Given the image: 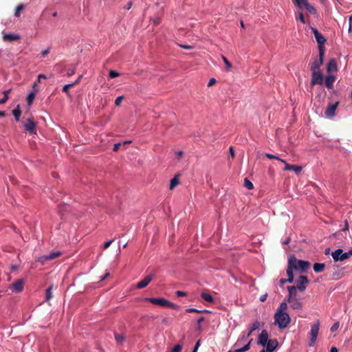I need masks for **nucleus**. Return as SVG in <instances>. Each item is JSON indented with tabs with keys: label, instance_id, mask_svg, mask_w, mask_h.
I'll use <instances>...</instances> for the list:
<instances>
[{
	"label": "nucleus",
	"instance_id": "obj_1",
	"mask_svg": "<svg viewBox=\"0 0 352 352\" xmlns=\"http://www.w3.org/2000/svg\"><path fill=\"white\" fill-rule=\"evenodd\" d=\"M291 322V318L287 313H275L274 323L279 329H285Z\"/></svg>",
	"mask_w": 352,
	"mask_h": 352
},
{
	"label": "nucleus",
	"instance_id": "obj_2",
	"mask_svg": "<svg viewBox=\"0 0 352 352\" xmlns=\"http://www.w3.org/2000/svg\"><path fill=\"white\" fill-rule=\"evenodd\" d=\"M288 261H292V263L296 267L294 268V270H301L305 272L310 266V263L308 261L298 260L295 255H290Z\"/></svg>",
	"mask_w": 352,
	"mask_h": 352
},
{
	"label": "nucleus",
	"instance_id": "obj_3",
	"mask_svg": "<svg viewBox=\"0 0 352 352\" xmlns=\"http://www.w3.org/2000/svg\"><path fill=\"white\" fill-rule=\"evenodd\" d=\"M320 321L317 320L311 326L309 336V346H314L320 328Z\"/></svg>",
	"mask_w": 352,
	"mask_h": 352
},
{
	"label": "nucleus",
	"instance_id": "obj_4",
	"mask_svg": "<svg viewBox=\"0 0 352 352\" xmlns=\"http://www.w3.org/2000/svg\"><path fill=\"white\" fill-rule=\"evenodd\" d=\"M311 31L314 33L316 40L318 44L319 52L322 50L321 52H325L324 44L327 41L326 38L316 28H311Z\"/></svg>",
	"mask_w": 352,
	"mask_h": 352
},
{
	"label": "nucleus",
	"instance_id": "obj_5",
	"mask_svg": "<svg viewBox=\"0 0 352 352\" xmlns=\"http://www.w3.org/2000/svg\"><path fill=\"white\" fill-rule=\"evenodd\" d=\"M324 52H319V58H316L311 63H310V69L313 72H320V67L323 64V59Z\"/></svg>",
	"mask_w": 352,
	"mask_h": 352
},
{
	"label": "nucleus",
	"instance_id": "obj_6",
	"mask_svg": "<svg viewBox=\"0 0 352 352\" xmlns=\"http://www.w3.org/2000/svg\"><path fill=\"white\" fill-rule=\"evenodd\" d=\"M324 81V76L321 72H311V80L310 85L311 87L316 85H322Z\"/></svg>",
	"mask_w": 352,
	"mask_h": 352
},
{
	"label": "nucleus",
	"instance_id": "obj_7",
	"mask_svg": "<svg viewBox=\"0 0 352 352\" xmlns=\"http://www.w3.org/2000/svg\"><path fill=\"white\" fill-rule=\"evenodd\" d=\"M296 6L301 10L305 9L311 14H316L317 13L316 9L309 4L307 0H300Z\"/></svg>",
	"mask_w": 352,
	"mask_h": 352
},
{
	"label": "nucleus",
	"instance_id": "obj_8",
	"mask_svg": "<svg viewBox=\"0 0 352 352\" xmlns=\"http://www.w3.org/2000/svg\"><path fill=\"white\" fill-rule=\"evenodd\" d=\"M331 256L335 262L343 261L349 258L346 252H343L342 249H337L331 253Z\"/></svg>",
	"mask_w": 352,
	"mask_h": 352
},
{
	"label": "nucleus",
	"instance_id": "obj_9",
	"mask_svg": "<svg viewBox=\"0 0 352 352\" xmlns=\"http://www.w3.org/2000/svg\"><path fill=\"white\" fill-rule=\"evenodd\" d=\"M23 285L24 280L23 279H18L10 286V289L14 293H19L23 291Z\"/></svg>",
	"mask_w": 352,
	"mask_h": 352
},
{
	"label": "nucleus",
	"instance_id": "obj_10",
	"mask_svg": "<svg viewBox=\"0 0 352 352\" xmlns=\"http://www.w3.org/2000/svg\"><path fill=\"white\" fill-rule=\"evenodd\" d=\"M309 283L308 278L306 276L301 275L299 276L297 282H296V287L298 290L302 292L304 291L307 284Z\"/></svg>",
	"mask_w": 352,
	"mask_h": 352
},
{
	"label": "nucleus",
	"instance_id": "obj_11",
	"mask_svg": "<svg viewBox=\"0 0 352 352\" xmlns=\"http://www.w3.org/2000/svg\"><path fill=\"white\" fill-rule=\"evenodd\" d=\"M339 105V102L333 104H329L324 111V114L327 118H333L336 115V110Z\"/></svg>",
	"mask_w": 352,
	"mask_h": 352
},
{
	"label": "nucleus",
	"instance_id": "obj_12",
	"mask_svg": "<svg viewBox=\"0 0 352 352\" xmlns=\"http://www.w3.org/2000/svg\"><path fill=\"white\" fill-rule=\"evenodd\" d=\"M36 124L34 122L33 119L30 118L27 120V122L24 124L25 130L32 134H36Z\"/></svg>",
	"mask_w": 352,
	"mask_h": 352
},
{
	"label": "nucleus",
	"instance_id": "obj_13",
	"mask_svg": "<svg viewBox=\"0 0 352 352\" xmlns=\"http://www.w3.org/2000/svg\"><path fill=\"white\" fill-rule=\"evenodd\" d=\"M144 300L161 307H166L167 300L163 298H145Z\"/></svg>",
	"mask_w": 352,
	"mask_h": 352
},
{
	"label": "nucleus",
	"instance_id": "obj_14",
	"mask_svg": "<svg viewBox=\"0 0 352 352\" xmlns=\"http://www.w3.org/2000/svg\"><path fill=\"white\" fill-rule=\"evenodd\" d=\"M268 337L267 331L265 329L263 330L258 336L257 344L263 346H265L266 344L269 341Z\"/></svg>",
	"mask_w": 352,
	"mask_h": 352
},
{
	"label": "nucleus",
	"instance_id": "obj_15",
	"mask_svg": "<svg viewBox=\"0 0 352 352\" xmlns=\"http://www.w3.org/2000/svg\"><path fill=\"white\" fill-rule=\"evenodd\" d=\"M154 275L150 274L144 277L141 281L138 282L136 285V288L138 289H143L146 287L152 280Z\"/></svg>",
	"mask_w": 352,
	"mask_h": 352
},
{
	"label": "nucleus",
	"instance_id": "obj_16",
	"mask_svg": "<svg viewBox=\"0 0 352 352\" xmlns=\"http://www.w3.org/2000/svg\"><path fill=\"white\" fill-rule=\"evenodd\" d=\"M295 267H296L293 265L292 261H288L287 268L286 270V273L288 276V283H292L294 281L293 270Z\"/></svg>",
	"mask_w": 352,
	"mask_h": 352
},
{
	"label": "nucleus",
	"instance_id": "obj_17",
	"mask_svg": "<svg viewBox=\"0 0 352 352\" xmlns=\"http://www.w3.org/2000/svg\"><path fill=\"white\" fill-rule=\"evenodd\" d=\"M266 350L265 352H272L274 351L278 346V342L276 339H270L266 344Z\"/></svg>",
	"mask_w": 352,
	"mask_h": 352
},
{
	"label": "nucleus",
	"instance_id": "obj_18",
	"mask_svg": "<svg viewBox=\"0 0 352 352\" xmlns=\"http://www.w3.org/2000/svg\"><path fill=\"white\" fill-rule=\"evenodd\" d=\"M287 289L289 292V296L287 298V301H292V300L297 299V289L298 288L295 286H288Z\"/></svg>",
	"mask_w": 352,
	"mask_h": 352
},
{
	"label": "nucleus",
	"instance_id": "obj_19",
	"mask_svg": "<svg viewBox=\"0 0 352 352\" xmlns=\"http://www.w3.org/2000/svg\"><path fill=\"white\" fill-rule=\"evenodd\" d=\"M287 302L290 305V307L293 310H300L302 308L303 306L302 302L298 299L292 300V301H287Z\"/></svg>",
	"mask_w": 352,
	"mask_h": 352
},
{
	"label": "nucleus",
	"instance_id": "obj_20",
	"mask_svg": "<svg viewBox=\"0 0 352 352\" xmlns=\"http://www.w3.org/2000/svg\"><path fill=\"white\" fill-rule=\"evenodd\" d=\"M60 255V252H51L48 255L43 256L41 257L40 261L43 263L45 261L53 260V259L58 257Z\"/></svg>",
	"mask_w": 352,
	"mask_h": 352
},
{
	"label": "nucleus",
	"instance_id": "obj_21",
	"mask_svg": "<svg viewBox=\"0 0 352 352\" xmlns=\"http://www.w3.org/2000/svg\"><path fill=\"white\" fill-rule=\"evenodd\" d=\"M20 38V36L14 34H3V39L4 41L12 42L18 41Z\"/></svg>",
	"mask_w": 352,
	"mask_h": 352
},
{
	"label": "nucleus",
	"instance_id": "obj_22",
	"mask_svg": "<svg viewBox=\"0 0 352 352\" xmlns=\"http://www.w3.org/2000/svg\"><path fill=\"white\" fill-rule=\"evenodd\" d=\"M336 80V77L333 75H329L325 78V86L329 89H331L333 87V83Z\"/></svg>",
	"mask_w": 352,
	"mask_h": 352
},
{
	"label": "nucleus",
	"instance_id": "obj_23",
	"mask_svg": "<svg viewBox=\"0 0 352 352\" xmlns=\"http://www.w3.org/2000/svg\"><path fill=\"white\" fill-rule=\"evenodd\" d=\"M327 70L329 73L337 71V63L335 59H331L327 66Z\"/></svg>",
	"mask_w": 352,
	"mask_h": 352
},
{
	"label": "nucleus",
	"instance_id": "obj_24",
	"mask_svg": "<svg viewBox=\"0 0 352 352\" xmlns=\"http://www.w3.org/2000/svg\"><path fill=\"white\" fill-rule=\"evenodd\" d=\"M285 164V170H294L296 173H298L301 171L302 167L296 165H291L287 164L286 162L284 163Z\"/></svg>",
	"mask_w": 352,
	"mask_h": 352
},
{
	"label": "nucleus",
	"instance_id": "obj_25",
	"mask_svg": "<svg viewBox=\"0 0 352 352\" xmlns=\"http://www.w3.org/2000/svg\"><path fill=\"white\" fill-rule=\"evenodd\" d=\"M314 270L316 273H320V272H322L324 268H325V265L324 263H316L314 264Z\"/></svg>",
	"mask_w": 352,
	"mask_h": 352
},
{
	"label": "nucleus",
	"instance_id": "obj_26",
	"mask_svg": "<svg viewBox=\"0 0 352 352\" xmlns=\"http://www.w3.org/2000/svg\"><path fill=\"white\" fill-rule=\"evenodd\" d=\"M12 114L14 116L15 120L18 122L21 114V111L19 104L12 110Z\"/></svg>",
	"mask_w": 352,
	"mask_h": 352
},
{
	"label": "nucleus",
	"instance_id": "obj_27",
	"mask_svg": "<svg viewBox=\"0 0 352 352\" xmlns=\"http://www.w3.org/2000/svg\"><path fill=\"white\" fill-rule=\"evenodd\" d=\"M288 306H287V302H282L279 307H278V309H276V313H279V314H281V313H287L285 311L287 310Z\"/></svg>",
	"mask_w": 352,
	"mask_h": 352
},
{
	"label": "nucleus",
	"instance_id": "obj_28",
	"mask_svg": "<svg viewBox=\"0 0 352 352\" xmlns=\"http://www.w3.org/2000/svg\"><path fill=\"white\" fill-rule=\"evenodd\" d=\"M201 296L204 300H206L207 302H214L213 297L208 293L203 292V293H201Z\"/></svg>",
	"mask_w": 352,
	"mask_h": 352
},
{
	"label": "nucleus",
	"instance_id": "obj_29",
	"mask_svg": "<svg viewBox=\"0 0 352 352\" xmlns=\"http://www.w3.org/2000/svg\"><path fill=\"white\" fill-rule=\"evenodd\" d=\"M114 336L118 344H122L125 341V336L123 334L115 333Z\"/></svg>",
	"mask_w": 352,
	"mask_h": 352
},
{
	"label": "nucleus",
	"instance_id": "obj_30",
	"mask_svg": "<svg viewBox=\"0 0 352 352\" xmlns=\"http://www.w3.org/2000/svg\"><path fill=\"white\" fill-rule=\"evenodd\" d=\"M252 341V339H251L249 341V342L247 344H245L244 346H243L242 348L235 350V352H245V351H248L250 348V344H251Z\"/></svg>",
	"mask_w": 352,
	"mask_h": 352
},
{
	"label": "nucleus",
	"instance_id": "obj_31",
	"mask_svg": "<svg viewBox=\"0 0 352 352\" xmlns=\"http://www.w3.org/2000/svg\"><path fill=\"white\" fill-rule=\"evenodd\" d=\"M11 89L6 90L3 92V98L0 100V104H4L8 99V94L10 93Z\"/></svg>",
	"mask_w": 352,
	"mask_h": 352
},
{
	"label": "nucleus",
	"instance_id": "obj_32",
	"mask_svg": "<svg viewBox=\"0 0 352 352\" xmlns=\"http://www.w3.org/2000/svg\"><path fill=\"white\" fill-rule=\"evenodd\" d=\"M52 286L49 287L46 289V292H45V300L46 301H49L51 298H52L53 296H52Z\"/></svg>",
	"mask_w": 352,
	"mask_h": 352
},
{
	"label": "nucleus",
	"instance_id": "obj_33",
	"mask_svg": "<svg viewBox=\"0 0 352 352\" xmlns=\"http://www.w3.org/2000/svg\"><path fill=\"white\" fill-rule=\"evenodd\" d=\"M24 10V6L23 4H20L19 5L16 10H15V12H14V16L16 17H19L20 15H21V12Z\"/></svg>",
	"mask_w": 352,
	"mask_h": 352
},
{
	"label": "nucleus",
	"instance_id": "obj_34",
	"mask_svg": "<svg viewBox=\"0 0 352 352\" xmlns=\"http://www.w3.org/2000/svg\"><path fill=\"white\" fill-rule=\"evenodd\" d=\"M179 184V179L177 178V176H175L173 177L170 182V189L174 188L177 185Z\"/></svg>",
	"mask_w": 352,
	"mask_h": 352
},
{
	"label": "nucleus",
	"instance_id": "obj_35",
	"mask_svg": "<svg viewBox=\"0 0 352 352\" xmlns=\"http://www.w3.org/2000/svg\"><path fill=\"white\" fill-rule=\"evenodd\" d=\"M222 59H223L225 65H226V71L227 72L230 71L232 67V63L224 56H222Z\"/></svg>",
	"mask_w": 352,
	"mask_h": 352
},
{
	"label": "nucleus",
	"instance_id": "obj_36",
	"mask_svg": "<svg viewBox=\"0 0 352 352\" xmlns=\"http://www.w3.org/2000/svg\"><path fill=\"white\" fill-rule=\"evenodd\" d=\"M244 186L246 187L248 190H252L254 188L253 184L248 178H245L244 179Z\"/></svg>",
	"mask_w": 352,
	"mask_h": 352
},
{
	"label": "nucleus",
	"instance_id": "obj_37",
	"mask_svg": "<svg viewBox=\"0 0 352 352\" xmlns=\"http://www.w3.org/2000/svg\"><path fill=\"white\" fill-rule=\"evenodd\" d=\"M265 156H266L267 158L270 159V160H274V159H275V160H278V161H280V162H283V163H285V160H283L280 159V157H278V156H276V155H274L270 154V153H265Z\"/></svg>",
	"mask_w": 352,
	"mask_h": 352
},
{
	"label": "nucleus",
	"instance_id": "obj_38",
	"mask_svg": "<svg viewBox=\"0 0 352 352\" xmlns=\"http://www.w3.org/2000/svg\"><path fill=\"white\" fill-rule=\"evenodd\" d=\"M34 98H35V94L34 92H31L28 94V96L27 97V101H28V104L29 105H31L32 104V102H33Z\"/></svg>",
	"mask_w": 352,
	"mask_h": 352
},
{
	"label": "nucleus",
	"instance_id": "obj_39",
	"mask_svg": "<svg viewBox=\"0 0 352 352\" xmlns=\"http://www.w3.org/2000/svg\"><path fill=\"white\" fill-rule=\"evenodd\" d=\"M186 312L188 313H192V312H196V313H203V312H209L207 310H198V309H194V308H189V309H187L186 310Z\"/></svg>",
	"mask_w": 352,
	"mask_h": 352
},
{
	"label": "nucleus",
	"instance_id": "obj_40",
	"mask_svg": "<svg viewBox=\"0 0 352 352\" xmlns=\"http://www.w3.org/2000/svg\"><path fill=\"white\" fill-rule=\"evenodd\" d=\"M259 327H260V322L258 320L254 321L250 327V328L252 329V331H255V330L258 329Z\"/></svg>",
	"mask_w": 352,
	"mask_h": 352
},
{
	"label": "nucleus",
	"instance_id": "obj_41",
	"mask_svg": "<svg viewBox=\"0 0 352 352\" xmlns=\"http://www.w3.org/2000/svg\"><path fill=\"white\" fill-rule=\"evenodd\" d=\"M76 72V66H74V65H72L71 67L69 69H68V71H67V76L70 77L72 76H73Z\"/></svg>",
	"mask_w": 352,
	"mask_h": 352
},
{
	"label": "nucleus",
	"instance_id": "obj_42",
	"mask_svg": "<svg viewBox=\"0 0 352 352\" xmlns=\"http://www.w3.org/2000/svg\"><path fill=\"white\" fill-rule=\"evenodd\" d=\"M71 87H73L71 83L69 84H67L65 85H64V87H63V91L65 94H67V95H69V89L71 88Z\"/></svg>",
	"mask_w": 352,
	"mask_h": 352
},
{
	"label": "nucleus",
	"instance_id": "obj_43",
	"mask_svg": "<svg viewBox=\"0 0 352 352\" xmlns=\"http://www.w3.org/2000/svg\"><path fill=\"white\" fill-rule=\"evenodd\" d=\"M166 307L172 308L173 309H178L179 307L168 300H167Z\"/></svg>",
	"mask_w": 352,
	"mask_h": 352
},
{
	"label": "nucleus",
	"instance_id": "obj_44",
	"mask_svg": "<svg viewBox=\"0 0 352 352\" xmlns=\"http://www.w3.org/2000/svg\"><path fill=\"white\" fill-rule=\"evenodd\" d=\"M120 76V74L114 70H111L109 72V77L111 78H114Z\"/></svg>",
	"mask_w": 352,
	"mask_h": 352
},
{
	"label": "nucleus",
	"instance_id": "obj_45",
	"mask_svg": "<svg viewBox=\"0 0 352 352\" xmlns=\"http://www.w3.org/2000/svg\"><path fill=\"white\" fill-rule=\"evenodd\" d=\"M339 327H340V323H339V322H335V323L332 325V327H331V331L332 332L336 331H337V330H338V329L339 328Z\"/></svg>",
	"mask_w": 352,
	"mask_h": 352
},
{
	"label": "nucleus",
	"instance_id": "obj_46",
	"mask_svg": "<svg viewBox=\"0 0 352 352\" xmlns=\"http://www.w3.org/2000/svg\"><path fill=\"white\" fill-rule=\"evenodd\" d=\"M124 97L122 96H118L116 98V100H115V104L116 106H120L122 100H123Z\"/></svg>",
	"mask_w": 352,
	"mask_h": 352
},
{
	"label": "nucleus",
	"instance_id": "obj_47",
	"mask_svg": "<svg viewBox=\"0 0 352 352\" xmlns=\"http://www.w3.org/2000/svg\"><path fill=\"white\" fill-rule=\"evenodd\" d=\"M182 350V346L179 345V344H177L175 345L173 349H172V352H180Z\"/></svg>",
	"mask_w": 352,
	"mask_h": 352
},
{
	"label": "nucleus",
	"instance_id": "obj_48",
	"mask_svg": "<svg viewBox=\"0 0 352 352\" xmlns=\"http://www.w3.org/2000/svg\"><path fill=\"white\" fill-rule=\"evenodd\" d=\"M110 276V273L107 272L105 273V274L104 276H102L100 277V280L99 281L101 282V281H103L104 280H105L107 278H108L109 276Z\"/></svg>",
	"mask_w": 352,
	"mask_h": 352
},
{
	"label": "nucleus",
	"instance_id": "obj_49",
	"mask_svg": "<svg viewBox=\"0 0 352 352\" xmlns=\"http://www.w3.org/2000/svg\"><path fill=\"white\" fill-rule=\"evenodd\" d=\"M229 152H230L231 157L234 158L235 157V152H234V148L232 146H230L229 148Z\"/></svg>",
	"mask_w": 352,
	"mask_h": 352
},
{
	"label": "nucleus",
	"instance_id": "obj_50",
	"mask_svg": "<svg viewBox=\"0 0 352 352\" xmlns=\"http://www.w3.org/2000/svg\"><path fill=\"white\" fill-rule=\"evenodd\" d=\"M216 82V79L214 78H212L210 79L208 83V87H211L213 85H214Z\"/></svg>",
	"mask_w": 352,
	"mask_h": 352
},
{
	"label": "nucleus",
	"instance_id": "obj_51",
	"mask_svg": "<svg viewBox=\"0 0 352 352\" xmlns=\"http://www.w3.org/2000/svg\"><path fill=\"white\" fill-rule=\"evenodd\" d=\"M298 19L304 24L306 23L304 15L302 12L299 13Z\"/></svg>",
	"mask_w": 352,
	"mask_h": 352
},
{
	"label": "nucleus",
	"instance_id": "obj_52",
	"mask_svg": "<svg viewBox=\"0 0 352 352\" xmlns=\"http://www.w3.org/2000/svg\"><path fill=\"white\" fill-rule=\"evenodd\" d=\"M19 266L18 265H11L10 267V270L11 272H14L19 269Z\"/></svg>",
	"mask_w": 352,
	"mask_h": 352
},
{
	"label": "nucleus",
	"instance_id": "obj_53",
	"mask_svg": "<svg viewBox=\"0 0 352 352\" xmlns=\"http://www.w3.org/2000/svg\"><path fill=\"white\" fill-rule=\"evenodd\" d=\"M176 294L178 297L186 296L187 295L186 292L182 291H177Z\"/></svg>",
	"mask_w": 352,
	"mask_h": 352
},
{
	"label": "nucleus",
	"instance_id": "obj_54",
	"mask_svg": "<svg viewBox=\"0 0 352 352\" xmlns=\"http://www.w3.org/2000/svg\"><path fill=\"white\" fill-rule=\"evenodd\" d=\"M82 77V75H80V76L78 78V79H76V81H74V82L71 83V84L72 85V86H73V87H74L75 85H78V84L80 82V80H81Z\"/></svg>",
	"mask_w": 352,
	"mask_h": 352
},
{
	"label": "nucleus",
	"instance_id": "obj_55",
	"mask_svg": "<svg viewBox=\"0 0 352 352\" xmlns=\"http://www.w3.org/2000/svg\"><path fill=\"white\" fill-rule=\"evenodd\" d=\"M199 345H200V340H198L197 342V343L195 344V347H194V349H193L192 352H197V350H198V348H199Z\"/></svg>",
	"mask_w": 352,
	"mask_h": 352
},
{
	"label": "nucleus",
	"instance_id": "obj_56",
	"mask_svg": "<svg viewBox=\"0 0 352 352\" xmlns=\"http://www.w3.org/2000/svg\"><path fill=\"white\" fill-rule=\"evenodd\" d=\"M112 242H113V240L108 241L105 242L104 244V246H103L104 249L108 248L110 246V245L112 243Z\"/></svg>",
	"mask_w": 352,
	"mask_h": 352
},
{
	"label": "nucleus",
	"instance_id": "obj_57",
	"mask_svg": "<svg viewBox=\"0 0 352 352\" xmlns=\"http://www.w3.org/2000/svg\"><path fill=\"white\" fill-rule=\"evenodd\" d=\"M120 146H121L120 143L115 144L113 146V151H118L119 150Z\"/></svg>",
	"mask_w": 352,
	"mask_h": 352
},
{
	"label": "nucleus",
	"instance_id": "obj_58",
	"mask_svg": "<svg viewBox=\"0 0 352 352\" xmlns=\"http://www.w3.org/2000/svg\"><path fill=\"white\" fill-rule=\"evenodd\" d=\"M287 282H288L287 279L281 278L279 281V285L280 287H283Z\"/></svg>",
	"mask_w": 352,
	"mask_h": 352
},
{
	"label": "nucleus",
	"instance_id": "obj_59",
	"mask_svg": "<svg viewBox=\"0 0 352 352\" xmlns=\"http://www.w3.org/2000/svg\"><path fill=\"white\" fill-rule=\"evenodd\" d=\"M342 230L344 231V232L349 230V223H348L347 220H345V221H344V228Z\"/></svg>",
	"mask_w": 352,
	"mask_h": 352
},
{
	"label": "nucleus",
	"instance_id": "obj_60",
	"mask_svg": "<svg viewBox=\"0 0 352 352\" xmlns=\"http://www.w3.org/2000/svg\"><path fill=\"white\" fill-rule=\"evenodd\" d=\"M49 53H50V49H47L45 50H43L41 52V54H42L43 57H45L46 56L48 55Z\"/></svg>",
	"mask_w": 352,
	"mask_h": 352
},
{
	"label": "nucleus",
	"instance_id": "obj_61",
	"mask_svg": "<svg viewBox=\"0 0 352 352\" xmlns=\"http://www.w3.org/2000/svg\"><path fill=\"white\" fill-rule=\"evenodd\" d=\"M267 294H265L260 297L261 302H265L267 299Z\"/></svg>",
	"mask_w": 352,
	"mask_h": 352
},
{
	"label": "nucleus",
	"instance_id": "obj_62",
	"mask_svg": "<svg viewBox=\"0 0 352 352\" xmlns=\"http://www.w3.org/2000/svg\"><path fill=\"white\" fill-rule=\"evenodd\" d=\"M181 47H182V48H184V49H186V50H191V49H192V48H193V47H192V46H191V45H181Z\"/></svg>",
	"mask_w": 352,
	"mask_h": 352
},
{
	"label": "nucleus",
	"instance_id": "obj_63",
	"mask_svg": "<svg viewBox=\"0 0 352 352\" xmlns=\"http://www.w3.org/2000/svg\"><path fill=\"white\" fill-rule=\"evenodd\" d=\"M204 320H205V318H204V317H200V318L197 320V324H201V323L202 322H204Z\"/></svg>",
	"mask_w": 352,
	"mask_h": 352
},
{
	"label": "nucleus",
	"instance_id": "obj_64",
	"mask_svg": "<svg viewBox=\"0 0 352 352\" xmlns=\"http://www.w3.org/2000/svg\"><path fill=\"white\" fill-rule=\"evenodd\" d=\"M330 352H338V349L335 346L331 348Z\"/></svg>",
	"mask_w": 352,
	"mask_h": 352
}]
</instances>
